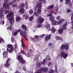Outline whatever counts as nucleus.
Returning a JSON list of instances; mask_svg holds the SVG:
<instances>
[{
  "mask_svg": "<svg viewBox=\"0 0 73 73\" xmlns=\"http://www.w3.org/2000/svg\"><path fill=\"white\" fill-rule=\"evenodd\" d=\"M12 7H17V4H14L12 5Z\"/></svg>",
  "mask_w": 73,
  "mask_h": 73,
  "instance_id": "46",
  "label": "nucleus"
},
{
  "mask_svg": "<svg viewBox=\"0 0 73 73\" xmlns=\"http://www.w3.org/2000/svg\"><path fill=\"white\" fill-rule=\"evenodd\" d=\"M8 47L10 48H12L13 47V45L12 44H8Z\"/></svg>",
  "mask_w": 73,
  "mask_h": 73,
  "instance_id": "40",
  "label": "nucleus"
},
{
  "mask_svg": "<svg viewBox=\"0 0 73 73\" xmlns=\"http://www.w3.org/2000/svg\"><path fill=\"white\" fill-rule=\"evenodd\" d=\"M73 20V14L72 15L71 17V20L72 21Z\"/></svg>",
  "mask_w": 73,
  "mask_h": 73,
  "instance_id": "51",
  "label": "nucleus"
},
{
  "mask_svg": "<svg viewBox=\"0 0 73 73\" xmlns=\"http://www.w3.org/2000/svg\"><path fill=\"white\" fill-rule=\"evenodd\" d=\"M55 68H56L55 69V72H57V66L55 65Z\"/></svg>",
  "mask_w": 73,
  "mask_h": 73,
  "instance_id": "52",
  "label": "nucleus"
},
{
  "mask_svg": "<svg viewBox=\"0 0 73 73\" xmlns=\"http://www.w3.org/2000/svg\"><path fill=\"white\" fill-rule=\"evenodd\" d=\"M51 38V35L49 34V35L46 36L45 38V41H48L49 40H50Z\"/></svg>",
  "mask_w": 73,
  "mask_h": 73,
  "instance_id": "12",
  "label": "nucleus"
},
{
  "mask_svg": "<svg viewBox=\"0 0 73 73\" xmlns=\"http://www.w3.org/2000/svg\"><path fill=\"white\" fill-rule=\"evenodd\" d=\"M21 53H22V54H25V56H27L26 53H25V51L23 50H22L21 51Z\"/></svg>",
  "mask_w": 73,
  "mask_h": 73,
  "instance_id": "32",
  "label": "nucleus"
},
{
  "mask_svg": "<svg viewBox=\"0 0 73 73\" xmlns=\"http://www.w3.org/2000/svg\"><path fill=\"white\" fill-rule=\"evenodd\" d=\"M3 41H4V40L3 39L1 38L0 39V44H1V42Z\"/></svg>",
  "mask_w": 73,
  "mask_h": 73,
  "instance_id": "53",
  "label": "nucleus"
},
{
  "mask_svg": "<svg viewBox=\"0 0 73 73\" xmlns=\"http://www.w3.org/2000/svg\"><path fill=\"white\" fill-rule=\"evenodd\" d=\"M66 71L65 70V69H63L62 70V72L63 73H65V72Z\"/></svg>",
  "mask_w": 73,
  "mask_h": 73,
  "instance_id": "54",
  "label": "nucleus"
},
{
  "mask_svg": "<svg viewBox=\"0 0 73 73\" xmlns=\"http://www.w3.org/2000/svg\"><path fill=\"white\" fill-rule=\"evenodd\" d=\"M25 5H26L25 6V8L26 9L28 8V2H25Z\"/></svg>",
  "mask_w": 73,
  "mask_h": 73,
  "instance_id": "39",
  "label": "nucleus"
},
{
  "mask_svg": "<svg viewBox=\"0 0 73 73\" xmlns=\"http://www.w3.org/2000/svg\"><path fill=\"white\" fill-rule=\"evenodd\" d=\"M16 20V21H20L21 20V17H19V15L17 16Z\"/></svg>",
  "mask_w": 73,
  "mask_h": 73,
  "instance_id": "19",
  "label": "nucleus"
},
{
  "mask_svg": "<svg viewBox=\"0 0 73 73\" xmlns=\"http://www.w3.org/2000/svg\"><path fill=\"white\" fill-rule=\"evenodd\" d=\"M49 45H50V46H52V44H51L50 43H49Z\"/></svg>",
  "mask_w": 73,
  "mask_h": 73,
  "instance_id": "61",
  "label": "nucleus"
},
{
  "mask_svg": "<svg viewBox=\"0 0 73 73\" xmlns=\"http://www.w3.org/2000/svg\"><path fill=\"white\" fill-rule=\"evenodd\" d=\"M67 25L68 24L67 22H65L63 25H62L61 28L64 31H65L66 29V27H67Z\"/></svg>",
  "mask_w": 73,
  "mask_h": 73,
  "instance_id": "10",
  "label": "nucleus"
},
{
  "mask_svg": "<svg viewBox=\"0 0 73 73\" xmlns=\"http://www.w3.org/2000/svg\"><path fill=\"white\" fill-rule=\"evenodd\" d=\"M60 16H58L56 17V19L58 20H60Z\"/></svg>",
  "mask_w": 73,
  "mask_h": 73,
  "instance_id": "48",
  "label": "nucleus"
},
{
  "mask_svg": "<svg viewBox=\"0 0 73 73\" xmlns=\"http://www.w3.org/2000/svg\"><path fill=\"white\" fill-rule=\"evenodd\" d=\"M9 61H10V58H8L6 62L7 63H8L9 62Z\"/></svg>",
  "mask_w": 73,
  "mask_h": 73,
  "instance_id": "43",
  "label": "nucleus"
},
{
  "mask_svg": "<svg viewBox=\"0 0 73 73\" xmlns=\"http://www.w3.org/2000/svg\"><path fill=\"white\" fill-rule=\"evenodd\" d=\"M13 50H14V48L13 47L11 48L10 50H9V52L10 53H12V52L13 51Z\"/></svg>",
  "mask_w": 73,
  "mask_h": 73,
  "instance_id": "23",
  "label": "nucleus"
},
{
  "mask_svg": "<svg viewBox=\"0 0 73 73\" xmlns=\"http://www.w3.org/2000/svg\"><path fill=\"white\" fill-rule=\"evenodd\" d=\"M13 15V12H11L7 14L6 15V17L7 19H8L9 20V23L10 25H11L10 26H9V27H7V29H10L12 31V25L14 24L15 23V21L14 20V18L12 16Z\"/></svg>",
  "mask_w": 73,
  "mask_h": 73,
  "instance_id": "1",
  "label": "nucleus"
},
{
  "mask_svg": "<svg viewBox=\"0 0 73 73\" xmlns=\"http://www.w3.org/2000/svg\"><path fill=\"white\" fill-rule=\"evenodd\" d=\"M38 23H39L40 24H42L43 22L45 21V19L41 16L39 17L38 19L37 20Z\"/></svg>",
  "mask_w": 73,
  "mask_h": 73,
  "instance_id": "8",
  "label": "nucleus"
},
{
  "mask_svg": "<svg viewBox=\"0 0 73 73\" xmlns=\"http://www.w3.org/2000/svg\"><path fill=\"white\" fill-rule=\"evenodd\" d=\"M38 67H40V66H41V64L40 63H38Z\"/></svg>",
  "mask_w": 73,
  "mask_h": 73,
  "instance_id": "50",
  "label": "nucleus"
},
{
  "mask_svg": "<svg viewBox=\"0 0 73 73\" xmlns=\"http://www.w3.org/2000/svg\"><path fill=\"white\" fill-rule=\"evenodd\" d=\"M29 15H25V18L26 20H28L29 19Z\"/></svg>",
  "mask_w": 73,
  "mask_h": 73,
  "instance_id": "37",
  "label": "nucleus"
},
{
  "mask_svg": "<svg viewBox=\"0 0 73 73\" xmlns=\"http://www.w3.org/2000/svg\"><path fill=\"white\" fill-rule=\"evenodd\" d=\"M22 47H23V48H25V45L24 43L22 41Z\"/></svg>",
  "mask_w": 73,
  "mask_h": 73,
  "instance_id": "38",
  "label": "nucleus"
},
{
  "mask_svg": "<svg viewBox=\"0 0 73 73\" xmlns=\"http://www.w3.org/2000/svg\"><path fill=\"white\" fill-rule=\"evenodd\" d=\"M2 17H3V15H0V18L1 19Z\"/></svg>",
  "mask_w": 73,
  "mask_h": 73,
  "instance_id": "60",
  "label": "nucleus"
},
{
  "mask_svg": "<svg viewBox=\"0 0 73 73\" xmlns=\"http://www.w3.org/2000/svg\"><path fill=\"white\" fill-rule=\"evenodd\" d=\"M2 24H4V21H2Z\"/></svg>",
  "mask_w": 73,
  "mask_h": 73,
  "instance_id": "63",
  "label": "nucleus"
},
{
  "mask_svg": "<svg viewBox=\"0 0 73 73\" xmlns=\"http://www.w3.org/2000/svg\"><path fill=\"white\" fill-rule=\"evenodd\" d=\"M51 31L52 33H54L56 32V29L54 28V26H53L52 28V29L51 30Z\"/></svg>",
  "mask_w": 73,
  "mask_h": 73,
  "instance_id": "22",
  "label": "nucleus"
},
{
  "mask_svg": "<svg viewBox=\"0 0 73 73\" xmlns=\"http://www.w3.org/2000/svg\"><path fill=\"white\" fill-rule=\"evenodd\" d=\"M60 49L61 50L65 49V50H68L69 49V44L68 43L66 44H63L60 47Z\"/></svg>",
  "mask_w": 73,
  "mask_h": 73,
  "instance_id": "6",
  "label": "nucleus"
},
{
  "mask_svg": "<svg viewBox=\"0 0 73 73\" xmlns=\"http://www.w3.org/2000/svg\"><path fill=\"white\" fill-rule=\"evenodd\" d=\"M46 27V29H50V25L49 24H47L45 26Z\"/></svg>",
  "mask_w": 73,
  "mask_h": 73,
  "instance_id": "27",
  "label": "nucleus"
},
{
  "mask_svg": "<svg viewBox=\"0 0 73 73\" xmlns=\"http://www.w3.org/2000/svg\"><path fill=\"white\" fill-rule=\"evenodd\" d=\"M37 6H35L34 8V10L35 11H37Z\"/></svg>",
  "mask_w": 73,
  "mask_h": 73,
  "instance_id": "56",
  "label": "nucleus"
},
{
  "mask_svg": "<svg viewBox=\"0 0 73 73\" xmlns=\"http://www.w3.org/2000/svg\"><path fill=\"white\" fill-rule=\"evenodd\" d=\"M42 3H37L36 4V6L37 8H38V12L39 14H40L41 13V9L42 8L41 7H42Z\"/></svg>",
  "mask_w": 73,
  "mask_h": 73,
  "instance_id": "4",
  "label": "nucleus"
},
{
  "mask_svg": "<svg viewBox=\"0 0 73 73\" xmlns=\"http://www.w3.org/2000/svg\"><path fill=\"white\" fill-rule=\"evenodd\" d=\"M44 1V3H45L46 1L45 0H39V2H40L39 3H40L42 2V1Z\"/></svg>",
  "mask_w": 73,
  "mask_h": 73,
  "instance_id": "36",
  "label": "nucleus"
},
{
  "mask_svg": "<svg viewBox=\"0 0 73 73\" xmlns=\"http://www.w3.org/2000/svg\"><path fill=\"white\" fill-rule=\"evenodd\" d=\"M49 73H53V69H50V70H49Z\"/></svg>",
  "mask_w": 73,
  "mask_h": 73,
  "instance_id": "41",
  "label": "nucleus"
},
{
  "mask_svg": "<svg viewBox=\"0 0 73 73\" xmlns=\"http://www.w3.org/2000/svg\"><path fill=\"white\" fill-rule=\"evenodd\" d=\"M64 19H62L60 20L58 22L54 20L52 22V24L53 25H56L57 24H59L60 25L61 24L62 22L64 21Z\"/></svg>",
  "mask_w": 73,
  "mask_h": 73,
  "instance_id": "7",
  "label": "nucleus"
},
{
  "mask_svg": "<svg viewBox=\"0 0 73 73\" xmlns=\"http://www.w3.org/2000/svg\"><path fill=\"white\" fill-rule=\"evenodd\" d=\"M19 11L20 13L24 14L25 12V9L24 8H21L19 10Z\"/></svg>",
  "mask_w": 73,
  "mask_h": 73,
  "instance_id": "14",
  "label": "nucleus"
},
{
  "mask_svg": "<svg viewBox=\"0 0 73 73\" xmlns=\"http://www.w3.org/2000/svg\"><path fill=\"white\" fill-rule=\"evenodd\" d=\"M60 38V37L58 36H56L55 37V39L57 40H59Z\"/></svg>",
  "mask_w": 73,
  "mask_h": 73,
  "instance_id": "33",
  "label": "nucleus"
},
{
  "mask_svg": "<svg viewBox=\"0 0 73 73\" xmlns=\"http://www.w3.org/2000/svg\"><path fill=\"white\" fill-rule=\"evenodd\" d=\"M3 56L4 57H6L8 56V52L7 51H4L3 53Z\"/></svg>",
  "mask_w": 73,
  "mask_h": 73,
  "instance_id": "16",
  "label": "nucleus"
},
{
  "mask_svg": "<svg viewBox=\"0 0 73 73\" xmlns=\"http://www.w3.org/2000/svg\"><path fill=\"white\" fill-rule=\"evenodd\" d=\"M13 4V1L12 2H9V3H7V4H6L5 3L3 4V7L5 8H7V9H11L10 6L12 5Z\"/></svg>",
  "mask_w": 73,
  "mask_h": 73,
  "instance_id": "5",
  "label": "nucleus"
},
{
  "mask_svg": "<svg viewBox=\"0 0 73 73\" xmlns=\"http://www.w3.org/2000/svg\"><path fill=\"white\" fill-rule=\"evenodd\" d=\"M34 17V15H33L32 16H31L30 17L29 19V21H32L33 20V17Z\"/></svg>",
  "mask_w": 73,
  "mask_h": 73,
  "instance_id": "30",
  "label": "nucleus"
},
{
  "mask_svg": "<svg viewBox=\"0 0 73 73\" xmlns=\"http://www.w3.org/2000/svg\"><path fill=\"white\" fill-rule=\"evenodd\" d=\"M29 13L30 15H31V14H33V10H32V9H31L30 10L29 12Z\"/></svg>",
  "mask_w": 73,
  "mask_h": 73,
  "instance_id": "31",
  "label": "nucleus"
},
{
  "mask_svg": "<svg viewBox=\"0 0 73 73\" xmlns=\"http://www.w3.org/2000/svg\"><path fill=\"white\" fill-rule=\"evenodd\" d=\"M14 48L15 49H16V48H17V44H15L14 45Z\"/></svg>",
  "mask_w": 73,
  "mask_h": 73,
  "instance_id": "55",
  "label": "nucleus"
},
{
  "mask_svg": "<svg viewBox=\"0 0 73 73\" xmlns=\"http://www.w3.org/2000/svg\"><path fill=\"white\" fill-rule=\"evenodd\" d=\"M45 62H46V59H43L42 64H43V65H44V64H45Z\"/></svg>",
  "mask_w": 73,
  "mask_h": 73,
  "instance_id": "42",
  "label": "nucleus"
},
{
  "mask_svg": "<svg viewBox=\"0 0 73 73\" xmlns=\"http://www.w3.org/2000/svg\"><path fill=\"white\" fill-rule=\"evenodd\" d=\"M17 60L20 62V63H21L22 64H25L26 63V61L24 60L23 57L21 55H19L17 57Z\"/></svg>",
  "mask_w": 73,
  "mask_h": 73,
  "instance_id": "3",
  "label": "nucleus"
},
{
  "mask_svg": "<svg viewBox=\"0 0 73 73\" xmlns=\"http://www.w3.org/2000/svg\"><path fill=\"white\" fill-rule=\"evenodd\" d=\"M20 7L21 8H25V4L24 3H22Z\"/></svg>",
  "mask_w": 73,
  "mask_h": 73,
  "instance_id": "26",
  "label": "nucleus"
},
{
  "mask_svg": "<svg viewBox=\"0 0 73 73\" xmlns=\"http://www.w3.org/2000/svg\"><path fill=\"white\" fill-rule=\"evenodd\" d=\"M60 40H61V41H63V39L62 38L60 37V38H59Z\"/></svg>",
  "mask_w": 73,
  "mask_h": 73,
  "instance_id": "57",
  "label": "nucleus"
},
{
  "mask_svg": "<svg viewBox=\"0 0 73 73\" xmlns=\"http://www.w3.org/2000/svg\"><path fill=\"white\" fill-rule=\"evenodd\" d=\"M39 70H41V72L42 71H44V72H47L48 70V68L44 67L40 69Z\"/></svg>",
  "mask_w": 73,
  "mask_h": 73,
  "instance_id": "11",
  "label": "nucleus"
},
{
  "mask_svg": "<svg viewBox=\"0 0 73 73\" xmlns=\"http://www.w3.org/2000/svg\"><path fill=\"white\" fill-rule=\"evenodd\" d=\"M53 13H54V15H56V13H54V11L53 10H51L50 11V13L48 14V15H52V14H53Z\"/></svg>",
  "mask_w": 73,
  "mask_h": 73,
  "instance_id": "20",
  "label": "nucleus"
},
{
  "mask_svg": "<svg viewBox=\"0 0 73 73\" xmlns=\"http://www.w3.org/2000/svg\"><path fill=\"white\" fill-rule=\"evenodd\" d=\"M64 31L62 30V28H60L58 31V33H59V34H61V33H63V31Z\"/></svg>",
  "mask_w": 73,
  "mask_h": 73,
  "instance_id": "18",
  "label": "nucleus"
},
{
  "mask_svg": "<svg viewBox=\"0 0 73 73\" xmlns=\"http://www.w3.org/2000/svg\"><path fill=\"white\" fill-rule=\"evenodd\" d=\"M35 37L36 39H37L38 38L39 36L37 35H35Z\"/></svg>",
  "mask_w": 73,
  "mask_h": 73,
  "instance_id": "49",
  "label": "nucleus"
},
{
  "mask_svg": "<svg viewBox=\"0 0 73 73\" xmlns=\"http://www.w3.org/2000/svg\"><path fill=\"white\" fill-rule=\"evenodd\" d=\"M4 4L5 3L6 4H7V3H9V0H4Z\"/></svg>",
  "mask_w": 73,
  "mask_h": 73,
  "instance_id": "35",
  "label": "nucleus"
},
{
  "mask_svg": "<svg viewBox=\"0 0 73 73\" xmlns=\"http://www.w3.org/2000/svg\"><path fill=\"white\" fill-rule=\"evenodd\" d=\"M67 13H70V12H71V10L70 9H68L67 10Z\"/></svg>",
  "mask_w": 73,
  "mask_h": 73,
  "instance_id": "45",
  "label": "nucleus"
},
{
  "mask_svg": "<svg viewBox=\"0 0 73 73\" xmlns=\"http://www.w3.org/2000/svg\"><path fill=\"white\" fill-rule=\"evenodd\" d=\"M19 32H20V30H16L14 33L13 35L15 36H16L17 35V33H19Z\"/></svg>",
  "mask_w": 73,
  "mask_h": 73,
  "instance_id": "17",
  "label": "nucleus"
},
{
  "mask_svg": "<svg viewBox=\"0 0 73 73\" xmlns=\"http://www.w3.org/2000/svg\"><path fill=\"white\" fill-rule=\"evenodd\" d=\"M54 5H52L49 6L47 7L48 9H52L53 8H54Z\"/></svg>",
  "mask_w": 73,
  "mask_h": 73,
  "instance_id": "15",
  "label": "nucleus"
},
{
  "mask_svg": "<svg viewBox=\"0 0 73 73\" xmlns=\"http://www.w3.org/2000/svg\"><path fill=\"white\" fill-rule=\"evenodd\" d=\"M45 34H43L40 36V37L41 38H44V36H45Z\"/></svg>",
  "mask_w": 73,
  "mask_h": 73,
  "instance_id": "47",
  "label": "nucleus"
},
{
  "mask_svg": "<svg viewBox=\"0 0 73 73\" xmlns=\"http://www.w3.org/2000/svg\"><path fill=\"white\" fill-rule=\"evenodd\" d=\"M15 73H19V71L17 70L16 71Z\"/></svg>",
  "mask_w": 73,
  "mask_h": 73,
  "instance_id": "62",
  "label": "nucleus"
},
{
  "mask_svg": "<svg viewBox=\"0 0 73 73\" xmlns=\"http://www.w3.org/2000/svg\"><path fill=\"white\" fill-rule=\"evenodd\" d=\"M38 56H36L35 57L34 61H36V60L37 61H38Z\"/></svg>",
  "mask_w": 73,
  "mask_h": 73,
  "instance_id": "44",
  "label": "nucleus"
},
{
  "mask_svg": "<svg viewBox=\"0 0 73 73\" xmlns=\"http://www.w3.org/2000/svg\"><path fill=\"white\" fill-rule=\"evenodd\" d=\"M13 3H16V0H13Z\"/></svg>",
  "mask_w": 73,
  "mask_h": 73,
  "instance_id": "58",
  "label": "nucleus"
},
{
  "mask_svg": "<svg viewBox=\"0 0 73 73\" xmlns=\"http://www.w3.org/2000/svg\"><path fill=\"white\" fill-rule=\"evenodd\" d=\"M55 11L56 12V13H57L58 12V7H55Z\"/></svg>",
  "mask_w": 73,
  "mask_h": 73,
  "instance_id": "28",
  "label": "nucleus"
},
{
  "mask_svg": "<svg viewBox=\"0 0 73 73\" xmlns=\"http://www.w3.org/2000/svg\"><path fill=\"white\" fill-rule=\"evenodd\" d=\"M31 40L32 41H35V40H34V39H33V38L31 37Z\"/></svg>",
  "mask_w": 73,
  "mask_h": 73,
  "instance_id": "59",
  "label": "nucleus"
},
{
  "mask_svg": "<svg viewBox=\"0 0 73 73\" xmlns=\"http://www.w3.org/2000/svg\"><path fill=\"white\" fill-rule=\"evenodd\" d=\"M47 16H50L49 17L50 21H54V18H53V17L52 15L48 14Z\"/></svg>",
  "mask_w": 73,
  "mask_h": 73,
  "instance_id": "13",
  "label": "nucleus"
},
{
  "mask_svg": "<svg viewBox=\"0 0 73 73\" xmlns=\"http://www.w3.org/2000/svg\"><path fill=\"white\" fill-rule=\"evenodd\" d=\"M15 37H12L11 38V40L12 42H15Z\"/></svg>",
  "mask_w": 73,
  "mask_h": 73,
  "instance_id": "25",
  "label": "nucleus"
},
{
  "mask_svg": "<svg viewBox=\"0 0 73 73\" xmlns=\"http://www.w3.org/2000/svg\"><path fill=\"white\" fill-rule=\"evenodd\" d=\"M10 66V63L5 62V68H8Z\"/></svg>",
  "mask_w": 73,
  "mask_h": 73,
  "instance_id": "21",
  "label": "nucleus"
},
{
  "mask_svg": "<svg viewBox=\"0 0 73 73\" xmlns=\"http://www.w3.org/2000/svg\"><path fill=\"white\" fill-rule=\"evenodd\" d=\"M72 29H73V24L72 25Z\"/></svg>",
  "mask_w": 73,
  "mask_h": 73,
  "instance_id": "64",
  "label": "nucleus"
},
{
  "mask_svg": "<svg viewBox=\"0 0 73 73\" xmlns=\"http://www.w3.org/2000/svg\"><path fill=\"white\" fill-rule=\"evenodd\" d=\"M61 55L63 58L65 59L68 56V54L66 53L64 51H62L61 52Z\"/></svg>",
  "mask_w": 73,
  "mask_h": 73,
  "instance_id": "9",
  "label": "nucleus"
},
{
  "mask_svg": "<svg viewBox=\"0 0 73 73\" xmlns=\"http://www.w3.org/2000/svg\"><path fill=\"white\" fill-rule=\"evenodd\" d=\"M33 15H34L35 16H38L39 14H38L37 12L35 11L34 12Z\"/></svg>",
  "mask_w": 73,
  "mask_h": 73,
  "instance_id": "24",
  "label": "nucleus"
},
{
  "mask_svg": "<svg viewBox=\"0 0 73 73\" xmlns=\"http://www.w3.org/2000/svg\"><path fill=\"white\" fill-rule=\"evenodd\" d=\"M9 12V10H5V14H7Z\"/></svg>",
  "mask_w": 73,
  "mask_h": 73,
  "instance_id": "34",
  "label": "nucleus"
},
{
  "mask_svg": "<svg viewBox=\"0 0 73 73\" xmlns=\"http://www.w3.org/2000/svg\"><path fill=\"white\" fill-rule=\"evenodd\" d=\"M21 27L22 29L24 31H20V35L21 36H23V37L26 40L28 41V39L26 37V36L27 35V31L28 30V28L27 26L23 24L21 26Z\"/></svg>",
  "mask_w": 73,
  "mask_h": 73,
  "instance_id": "2",
  "label": "nucleus"
},
{
  "mask_svg": "<svg viewBox=\"0 0 73 73\" xmlns=\"http://www.w3.org/2000/svg\"><path fill=\"white\" fill-rule=\"evenodd\" d=\"M66 4H70V0H66Z\"/></svg>",
  "mask_w": 73,
  "mask_h": 73,
  "instance_id": "29",
  "label": "nucleus"
}]
</instances>
